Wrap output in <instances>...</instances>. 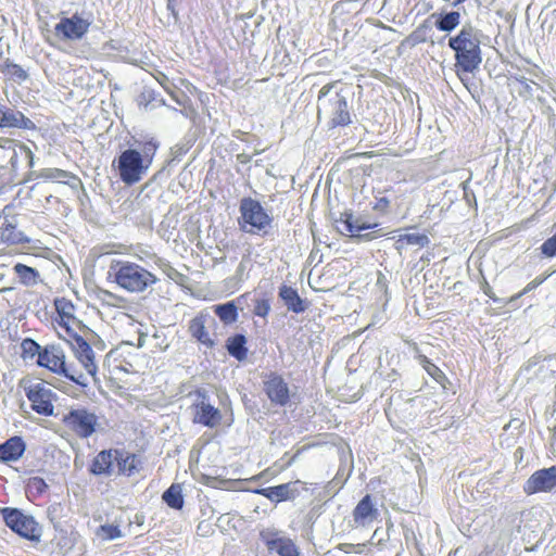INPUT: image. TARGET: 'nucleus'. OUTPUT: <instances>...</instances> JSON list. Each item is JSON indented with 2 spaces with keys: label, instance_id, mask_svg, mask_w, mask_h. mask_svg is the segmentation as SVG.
Wrapping results in <instances>:
<instances>
[{
  "label": "nucleus",
  "instance_id": "nucleus-42",
  "mask_svg": "<svg viewBox=\"0 0 556 556\" xmlns=\"http://www.w3.org/2000/svg\"><path fill=\"white\" fill-rule=\"evenodd\" d=\"M270 311L267 300H260L254 305V314L260 317H266Z\"/></svg>",
  "mask_w": 556,
  "mask_h": 556
},
{
  "label": "nucleus",
  "instance_id": "nucleus-19",
  "mask_svg": "<svg viewBox=\"0 0 556 556\" xmlns=\"http://www.w3.org/2000/svg\"><path fill=\"white\" fill-rule=\"evenodd\" d=\"M264 392L276 405L286 406L290 402L288 383L276 372H270L264 380Z\"/></svg>",
  "mask_w": 556,
  "mask_h": 556
},
{
  "label": "nucleus",
  "instance_id": "nucleus-26",
  "mask_svg": "<svg viewBox=\"0 0 556 556\" xmlns=\"http://www.w3.org/2000/svg\"><path fill=\"white\" fill-rule=\"evenodd\" d=\"M0 267L4 268L3 271H0V278L12 274L18 278H36L39 275L35 268L22 263L11 262V264H0Z\"/></svg>",
  "mask_w": 556,
  "mask_h": 556
},
{
  "label": "nucleus",
  "instance_id": "nucleus-29",
  "mask_svg": "<svg viewBox=\"0 0 556 556\" xmlns=\"http://www.w3.org/2000/svg\"><path fill=\"white\" fill-rule=\"evenodd\" d=\"M48 489L49 486L43 478L30 477L26 481L25 494L29 501L35 502L40 498L48 491Z\"/></svg>",
  "mask_w": 556,
  "mask_h": 556
},
{
  "label": "nucleus",
  "instance_id": "nucleus-18",
  "mask_svg": "<svg viewBox=\"0 0 556 556\" xmlns=\"http://www.w3.org/2000/svg\"><path fill=\"white\" fill-rule=\"evenodd\" d=\"M260 538L269 552H276L279 556H300V552L292 539L279 536L274 530H263Z\"/></svg>",
  "mask_w": 556,
  "mask_h": 556
},
{
  "label": "nucleus",
  "instance_id": "nucleus-6",
  "mask_svg": "<svg viewBox=\"0 0 556 556\" xmlns=\"http://www.w3.org/2000/svg\"><path fill=\"white\" fill-rule=\"evenodd\" d=\"M239 213L238 225L243 232L258 236H265L269 232L273 217L260 201L251 197L242 198L239 204Z\"/></svg>",
  "mask_w": 556,
  "mask_h": 556
},
{
  "label": "nucleus",
  "instance_id": "nucleus-9",
  "mask_svg": "<svg viewBox=\"0 0 556 556\" xmlns=\"http://www.w3.org/2000/svg\"><path fill=\"white\" fill-rule=\"evenodd\" d=\"M73 354L77 363L76 370L83 377V384H78L80 388L85 389L89 386L90 378L93 382H98V365L96 363V355L91 348V345L81 337L78 336L73 338L70 342Z\"/></svg>",
  "mask_w": 556,
  "mask_h": 556
},
{
  "label": "nucleus",
  "instance_id": "nucleus-8",
  "mask_svg": "<svg viewBox=\"0 0 556 556\" xmlns=\"http://www.w3.org/2000/svg\"><path fill=\"white\" fill-rule=\"evenodd\" d=\"M37 364L53 374L64 376L75 384H83V377L74 363L65 362L63 350L56 345H46L37 358Z\"/></svg>",
  "mask_w": 556,
  "mask_h": 556
},
{
  "label": "nucleus",
  "instance_id": "nucleus-13",
  "mask_svg": "<svg viewBox=\"0 0 556 556\" xmlns=\"http://www.w3.org/2000/svg\"><path fill=\"white\" fill-rule=\"evenodd\" d=\"M336 222L341 233H350L351 237L355 238L357 241H370L383 236L382 229L361 233V231L374 229L378 225L365 223L361 218H354L353 215L348 212L342 213L340 218Z\"/></svg>",
  "mask_w": 556,
  "mask_h": 556
},
{
  "label": "nucleus",
  "instance_id": "nucleus-37",
  "mask_svg": "<svg viewBox=\"0 0 556 556\" xmlns=\"http://www.w3.org/2000/svg\"><path fill=\"white\" fill-rule=\"evenodd\" d=\"M514 88L515 90L521 96V97H525V98H529V97H532L533 96V86H535L536 84H534L533 81H529L526 77H516L515 80H514Z\"/></svg>",
  "mask_w": 556,
  "mask_h": 556
},
{
  "label": "nucleus",
  "instance_id": "nucleus-4",
  "mask_svg": "<svg viewBox=\"0 0 556 556\" xmlns=\"http://www.w3.org/2000/svg\"><path fill=\"white\" fill-rule=\"evenodd\" d=\"M140 354L130 344L118 345L112 349L105 356L104 366L108 370V379L117 389H126L125 377L137 374V364Z\"/></svg>",
  "mask_w": 556,
  "mask_h": 556
},
{
  "label": "nucleus",
  "instance_id": "nucleus-51",
  "mask_svg": "<svg viewBox=\"0 0 556 556\" xmlns=\"http://www.w3.org/2000/svg\"><path fill=\"white\" fill-rule=\"evenodd\" d=\"M465 1H466V0H455V1L453 2V5H454V7H457V5H459L460 3L465 2Z\"/></svg>",
  "mask_w": 556,
  "mask_h": 556
},
{
  "label": "nucleus",
  "instance_id": "nucleus-20",
  "mask_svg": "<svg viewBox=\"0 0 556 556\" xmlns=\"http://www.w3.org/2000/svg\"><path fill=\"white\" fill-rule=\"evenodd\" d=\"M35 124L22 112L2 104L0 128L33 129Z\"/></svg>",
  "mask_w": 556,
  "mask_h": 556
},
{
  "label": "nucleus",
  "instance_id": "nucleus-3",
  "mask_svg": "<svg viewBox=\"0 0 556 556\" xmlns=\"http://www.w3.org/2000/svg\"><path fill=\"white\" fill-rule=\"evenodd\" d=\"M448 47L455 51L459 77V71L473 73L482 62L479 30L471 24H465L456 36L451 37Z\"/></svg>",
  "mask_w": 556,
  "mask_h": 556
},
{
  "label": "nucleus",
  "instance_id": "nucleus-30",
  "mask_svg": "<svg viewBox=\"0 0 556 556\" xmlns=\"http://www.w3.org/2000/svg\"><path fill=\"white\" fill-rule=\"evenodd\" d=\"M0 71L11 80L22 84L28 78V73L18 64L13 63L7 59L0 64Z\"/></svg>",
  "mask_w": 556,
  "mask_h": 556
},
{
  "label": "nucleus",
  "instance_id": "nucleus-38",
  "mask_svg": "<svg viewBox=\"0 0 556 556\" xmlns=\"http://www.w3.org/2000/svg\"><path fill=\"white\" fill-rule=\"evenodd\" d=\"M97 534L104 541L114 540L122 536V531L115 525H102L98 528Z\"/></svg>",
  "mask_w": 556,
  "mask_h": 556
},
{
  "label": "nucleus",
  "instance_id": "nucleus-5",
  "mask_svg": "<svg viewBox=\"0 0 556 556\" xmlns=\"http://www.w3.org/2000/svg\"><path fill=\"white\" fill-rule=\"evenodd\" d=\"M334 84H327L321 87L318 94V113L324 111L329 117V125L344 127L352 123L351 108L343 91L331 92Z\"/></svg>",
  "mask_w": 556,
  "mask_h": 556
},
{
  "label": "nucleus",
  "instance_id": "nucleus-22",
  "mask_svg": "<svg viewBox=\"0 0 556 556\" xmlns=\"http://www.w3.org/2000/svg\"><path fill=\"white\" fill-rule=\"evenodd\" d=\"M220 412L211 404L201 402L194 405V422L214 428L220 422Z\"/></svg>",
  "mask_w": 556,
  "mask_h": 556
},
{
  "label": "nucleus",
  "instance_id": "nucleus-7",
  "mask_svg": "<svg viewBox=\"0 0 556 556\" xmlns=\"http://www.w3.org/2000/svg\"><path fill=\"white\" fill-rule=\"evenodd\" d=\"M0 515L4 525L15 534L33 543L40 542L42 527L34 516L24 514L15 507L0 508Z\"/></svg>",
  "mask_w": 556,
  "mask_h": 556
},
{
  "label": "nucleus",
  "instance_id": "nucleus-48",
  "mask_svg": "<svg viewBox=\"0 0 556 556\" xmlns=\"http://www.w3.org/2000/svg\"><path fill=\"white\" fill-rule=\"evenodd\" d=\"M157 80L164 87V89L169 92V85L170 84H169L168 78L164 74H161V78H157Z\"/></svg>",
  "mask_w": 556,
  "mask_h": 556
},
{
  "label": "nucleus",
  "instance_id": "nucleus-27",
  "mask_svg": "<svg viewBox=\"0 0 556 556\" xmlns=\"http://www.w3.org/2000/svg\"><path fill=\"white\" fill-rule=\"evenodd\" d=\"M279 295L290 311L294 313H302L305 311L306 307L303 300L299 296L296 290L291 287L283 286L280 289Z\"/></svg>",
  "mask_w": 556,
  "mask_h": 556
},
{
  "label": "nucleus",
  "instance_id": "nucleus-1",
  "mask_svg": "<svg viewBox=\"0 0 556 556\" xmlns=\"http://www.w3.org/2000/svg\"><path fill=\"white\" fill-rule=\"evenodd\" d=\"M159 148L160 142L153 136L135 139L132 146L113 161L119 179L127 186L139 182L150 169Z\"/></svg>",
  "mask_w": 556,
  "mask_h": 556
},
{
  "label": "nucleus",
  "instance_id": "nucleus-47",
  "mask_svg": "<svg viewBox=\"0 0 556 556\" xmlns=\"http://www.w3.org/2000/svg\"><path fill=\"white\" fill-rule=\"evenodd\" d=\"M237 160L241 164H248L249 162H251L252 157H251V155H249L247 153H240L237 155Z\"/></svg>",
  "mask_w": 556,
  "mask_h": 556
},
{
  "label": "nucleus",
  "instance_id": "nucleus-50",
  "mask_svg": "<svg viewBox=\"0 0 556 556\" xmlns=\"http://www.w3.org/2000/svg\"><path fill=\"white\" fill-rule=\"evenodd\" d=\"M100 292L103 294V298H102L103 300H105L106 296H109V298L113 296L112 293L109 291H100Z\"/></svg>",
  "mask_w": 556,
  "mask_h": 556
},
{
  "label": "nucleus",
  "instance_id": "nucleus-15",
  "mask_svg": "<svg viewBox=\"0 0 556 556\" xmlns=\"http://www.w3.org/2000/svg\"><path fill=\"white\" fill-rule=\"evenodd\" d=\"M307 483L294 480L275 486L256 489L253 492L268 498L273 503L293 501L301 492L307 491Z\"/></svg>",
  "mask_w": 556,
  "mask_h": 556
},
{
  "label": "nucleus",
  "instance_id": "nucleus-34",
  "mask_svg": "<svg viewBox=\"0 0 556 556\" xmlns=\"http://www.w3.org/2000/svg\"><path fill=\"white\" fill-rule=\"evenodd\" d=\"M460 23V14L457 11H452L441 15L435 21V27L441 31H452Z\"/></svg>",
  "mask_w": 556,
  "mask_h": 556
},
{
  "label": "nucleus",
  "instance_id": "nucleus-46",
  "mask_svg": "<svg viewBox=\"0 0 556 556\" xmlns=\"http://www.w3.org/2000/svg\"><path fill=\"white\" fill-rule=\"evenodd\" d=\"M167 10L172 12L175 18H177L178 13L176 12V0H167Z\"/></svg>",
  "mask_w": 556,
  "mask_h": 556
},
{
  "label": "nucleus",
  "instance_id": "nucleus-24",
  "mask_svg": "<svg viewBox=\"0 0 556 556\" xmlns=\"http://www.w3.org/2000/svg\"><path fill=\"white\" fill-rule=\"evenodd\" d=\"M108 275L109 278H143L138 265L124 261H112Z\"/></svg>",
  "mask_w": 556,
  "mask_h": 556
},
{
  "label": "nucleus",
  "instance_id": "nucleus-28",
  "mask_svg": "<svg viewBox=\"0 0 556 556\" xmlns=\"http://www.w3.org/2000/svg\"><path fill=\"white\" fill-rule=\"evenodd\" d=\"M247 339L243 334H235L228 338L226 348L228 353L238 361H243L248 356V349L245 346Z\"/></svg>",
  "mask_w": 556,
  "mask_h": 556
},
{
  "label": "nucleus",
  "instance_id": "nucleus-43",
  "mask_svg": "<svg viewBox=\"0 0 556 556\" xmlns=\"http://www.w3.org/2000/svg\"><path fill=\"white\" fill-rule=\"evenodd\" d=\"M116 281L121 282V286L124 287V288H127V289H131L135 286H139L140 283H142V287H146L148 285L146 280H130V279H127V280H116Z\"/></svg>",
  "mask_w": 556,
  "mask_h": 556
},
{
  "label": "nucleus",
  "instance_id": "nucleus-33",
  "mask_svg": "<svg viewBox=\"0 0 556 556\" xmlns=\"http://www.w3.org/2000/svg\"><path fill=\"white\" fill-rule=\"evenodd\" d=\"M430 242L428 236L419 232H409L405 235H401L396 240V249H402L405 245H417V247H426Z\"/></svg>",
  "mask_w": 556,
  "mask_h": 556
},
{
  "label": "nucleus",
  "instance_id": "nucleus-49",
  "mask_svg": "<svg viewBox=\"0 0 556 556\" xmlns=\"http://www.w3.org/2000/svg\"><path fill=\"white\" fill-rule=\"evenodd\" d=\"M49 177H52V178H65V177H67V173L65 170H62V169H54L53 174L49 175Z\"/></svg>",
  "mask_w": 556,
  "mask_h": 556
},
{
  "label": "nucleus",
  "instance_id": "nucleus-10",
  "mask_svg": "<svg viewBox=\"0 0 556 556\" xmlns=\"http://www.w3.org/2000/svg\"><path fill=\"white\" fill-rule=\"evenodd\" d=\"M63 426L80 439L90 438L99 427L98 416L86 407L72 408L62 418Z\"/></svg>",
  "mask_w": 556,
  "mask_h": 556
},
{
  "label": "nucleus",
  "instance_id": "nucleus-2",
  "mask_svg": "<svg viewBox=\"0 0 556 556\" xmlns=\"http://www.w3.org/2000/svg\"><path fill=\"white\" fill-rule=\"evenodd\" d=\"M144 466L141 455L124 448H108L100 451L89 465V472L94 476L132 477L139 475Z\"/></svg>",
  "mask_w": 556,
  "mask_h": 556
},
{
  "label": "nucleus",
  "instance_id": "nucleus-25",
  "mask_svg": "<svg viewBox=\"0 0 556 556\" xmlns=\"http://www.w3.org/2000/svg\"><path fill=\"white\" fill-rule=\"evenodd\" d=\"M378 515L377 509L372 504L371 496L366 494L353 509V518L355 522L364 523L367 520L376 519Z\"/></svg>",
  "mask_w": 556,
  "mask_h": 556
},
{
  "label": "nucleus",
  "instance_id": "nucleus-23",
  "mask_svg": "<svg viewBox=\"0 0 556 556\" xmlns=\"http://www.w3.org/2000/svg\"><path fill=\"white\" fill-rule=\"evenodd\" d=\"M189 332L199 343L212 348L214 341L212 340L206 329V315L199 314L190 320Z\"/></svg>",
  "mask_w": 556,
  "mask_h": 556
},
{
  "label": "nucleus",
  "instance_id": "nucleus-32",
  "mask_svg": "<svg viewBox=\"0 0 556 556\" xmlns=\"http://www.w3.org/2000/svg\"><path fill=\"white\" fill-rule=\"evenodd\" d=\"M418 361L422 368L434 381H437L442 387H445V383L448 381V379L440 367L432 363L426 355H418Z\"/></svg>",
  "mask_w": 556,
  "mask_h": 556
},
{
  "label": "nucleus",
  "instance_id": "nucleus-36",
  "mask_svg": "<svg viewBox=\"0 0 556 556\" xmlns=\"http://www.w3.org/2000/svg\"><path fill=\"white\" fill-rule=\"evenodd\" d=\"M535 287H536V283L531 282L521 292L515 293L510 296H497L496 294L493 293L492 288L490 287L488 280L482 281V289H483L484 293L488 296H490L493 301H495V302L498 301V302H504V303L514 302L515 300L519 299L523 292L531 290Z\"/></svg>",
  "mask_w": 556,
  "mask_h": 556
},
{
  "label": "nucleus",
  "instance_id": "nucleus-35",
  "mask_svg": "<svg viewBox=\"0 0 556 556\" xmlns=\"http://www.w3.org/2000/svg\"><path fill=\"white\" fill-rule=\"evenodd\" d=\"M214 312L224 324H232L238 318V309L233 302L216 305Z\"/></svg>",
  "mask_w": 556,
  "mask_h": 556
},
{
  "label": "nucleus",
  "instance_id": "nucleus-11",
  "mask_svg": "<svg viewBox=\"0 0 556 556\" xmlns=\"http://www.w3.org/2000/svg\"><path fill=\"white\" fill-rule=\"evenodd\" d=\"M55 316L53 324L55 325L59 337L66 342H71L73 338L78 337L80 321L75 316V307L70 300L58 298L54 300Z\"/></svg>",
  "mask_w": 556,
  "mask_h": 556
},
{
  "label": "nucleus",
  "instance_id": "nucleus-17",
  "mask_svg": "<svg viewBox=\"0 0 556 556\" xmlns=\"http://www.w3.org/2000/svg\"><path fill=\"white\" fill-rule=\"evenodd\" d=\"M556 488V465L534 471L523 484L527 495L547 493Z\"/></svg>",
  "mask_w": 556,
  "mask_h": 556
},
{
  "label": "nucleus",
  "instance_id": "nucleus-40",
  "mask_svg": "<svg viewBox=\"0 0 556 556\" xmlns=\"http://www.w3.org/2000/svg\"><path fill=\"white\" fill-rule=\"evenodd\" d=\"M541 252L547 257L556 256V232L541 245Z\"/></svg>",
  "mask_w": 556,
  "mask_h": 556
},
{
  "label": "nucleus",
  "instance_id": "nucleus-39",
  "mask_svg": "<svg viewBox=\"0 0 556 556\" xmlns=\"http://www.w3.org/2000/svg\"><path fill=\"white\" fill-rule=\"evenodd\" d=\"M22 352L24 357H30L33 358L35 355L39 357L40 352H42V349L35 340L33 339H24L22 341Z\"/></svg>",
  "mask_w": 556,
  "mask_h": 556
},
{
  "label": "nucleus",
  "instance_id": "nucleus-14",
  "mask_svg": "<svg viewBox=\"0 0 556 556\" xmlns=\"http://www.w3.org/2000/svg\"><path fill=\"white\" fill-rule=\"evenodd\" d=\"M13 206L5 205L2 210L0 226V241L8 245L29 243V238L18 229L17 215L12 214Z\"/></svg>",
  "mask_w": 556,
  "mask_h": 556
},
{
  "label": "nucleus",
  "instance_id": "nucleus-45",
  "mask_svg": "<svg viewBox=\"0 0 556 556\" xmlns=\"http://www.w3.org/2000/svg\"><path fill=\"white\" fill-rule=\"evenodd\" d=\"M389 200L387 198H380L378 199L377 203L375 204V210H384L389 206Z\"/></svg>",
  "mask_w": 556,
  "mask_h": 556
},
{
  "label": "nucleus",
  "instance_id": "nucleus-16",
  "mask_svg": "<svg viewBox=\"0 0 556 556\" xmlns=\"http://www.w3.org/2000/svg\"><path fill=\"white\" fill-rule=\"evenodd\" d=\"M91 22L74 14L71 17H62L54 26V34L63 40H79L88 31Z\"/></svg>",
  "mask_w": 556,
  "mask_h": 556
},
{
  "label": "nucleus",
  "instance_id": "nucleus-44",
  "mask_svg": "<svg viewBox=\"0 0 556 556\" xmlns=\"http://www.w3.org/2000/svg\"><path fill=\"white\" fill-rule=\"evenodd\" d=\"M140 99H141L140 103L143 102V101L148 103V102L154 100L155 99L154 90H152V89H144L142 91V93L140 94Z\"/></svg>",
  "mask_w": 556,
  "mask_h": 556
},
{
  "label": "nucleus",
  "instance_id": "nucleus-31",
  "mask_svg": "<svg viewBox=\"0 0 556 556\" xmlns=\"http://www.w3.org/2000/svg\"><path fill=\"white\" fill-rule=\"evenodd\" d=\"M162 498L167 504L168 507L177 510L181 509L185 504L181 486L180 484L177 483L172 484L163 493Z\"/></svg>",
  "mask_w": 556,
  "mask_h": 556
},
{
  "label": "nucleus",
  "instance_id": "nucleus-21",
  "mask_svg": "<svg viewBox=\"0 0 556 556\" xmlns=\"http://www.w3.org/2000/svg\"><path fill=\"white\" fill-rule=\"evenodd\" d=\"M25 450L24 440L18 435H14L0 444V462H16L23 456Z\"/></svg>",
  "mask_w": 556,
  "mask_h": 556
},
{
  "label": "nucleus",
  "instance_id": "nucleus-41",
  "mask_svg": "<svg viewBox=\"0 0 556 556\" xmlns=\"http://www.w3.org/2000/svg\"><path fill=\"white\" fill-rule=\"evenodd\" d=\"M366 544L365 543H358V544H352V543H340L337 545V548L345 554H362L364 552Z\"/></svg>",
  "mask_w": 556,
  "mask_h": 556
},
{
  "label": "nucleus",
  "instance_id": "nucleus-52",
  "mask_svg": "<svg viewBox=\"0 0 556 556\" xmlns=\"http://www.w3.org/2000/svg\"><path fill=\"white\" fill-rule=\"evenodd\" d=\"M419 41H422V39H419L417 37L414 39V42H419Z\"/></svg>",
  "mask_w": 556,
  "mask_h": 556
},
{
  "label": "nucleus",
  "instance_id": "nucleus-12",
  "mask_svg": "<svg viewBox=\"0 0 556 556\" xmlns=\"http://www.w3.org/2000/svg\"><path fill=\"white\" fill-rule=\"evenodd\" d=\"M25 395L34 412L46 417L53 415L55 393L46 387L43 382L33 383L26 387Z\"/></svg>",
  "mask_w": 556,
  "mask_h": 556
}]
</instances>
